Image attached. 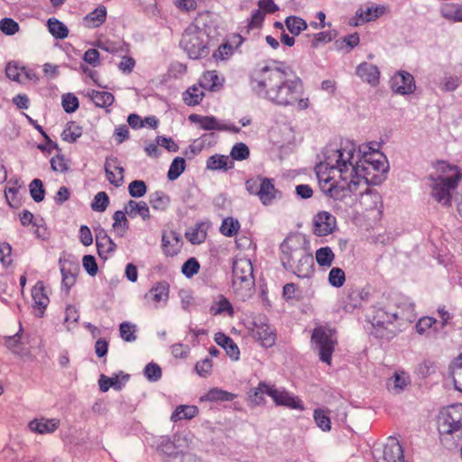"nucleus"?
<instances>
[{"label": "nucleus", "instance_id": "1", "mask_svg": "<svg viewBox=\"0 0 462 462\" xmlns=\"http://www.w3.org/2000/svg\"><path fill=\"white\" fill-rule=\"evenodd\" d=\"M375 156L382 158L379 153L360 158V151L350 142L340 148L326 147L323 161L315 167L322 192L336 200H344L357 190L362 179L366 183L380 182L389 166Z\"/></svg>", "mask_w": 462, "mask_h": 462}, {"label": "nucleus", "instance_id": "2", "mask_svg": "<svg viewBox=\"0 0 462 462\" xmlns=\"http://www.w3.org/2000/svg\"><path fill=\"white\" fill-rule=\"evenodd\" d=\"M250 87L258 97L275 106L299 110L309 106L301 79L289 68L266 65L256 69L250 76Z\"/></svg>", "mask_w": 462, "mask_h": 462}, {"label": "nucleus", "instance_id": "3", "mask_svg": "<svg viewBox=\"0 0 462 462\" xmlns=\"http://www.w3.org/2000/svg\"><path fill=\"white\" fill-rule=\"evenodd\" d=\"M282 266L300 278H309L314 272V259L302 246L300 238L287 237L281 245Z\"/></svg>", "mask_w": 462, "mask_h": 462}, {"label": "nucleus", "instance_id": "4", "mask_svg": "<svg viewBox=\"0 0 462 462\" xmlns=\"http://www.w3.org/2000/svg\"><path fill=\"white\" fill-rule=\"evenodd\" d=\"M462 173L457 166L440 162L436 174L428 177L430 195L439 203L448 206L450 203L451 192L456 189L461 180Z\"/></svg>", "mask_w": 462, "mask_h": 462}, {"label": "nucleus", "instance_id": "5", "mask_svg": "<svg viewBox=\"0 0 462 462\" xmlns=\"http://www.w3.org/2000/svg\"><path fill=\"white\" fill-rule=\"evenodd\" d=\"M232 288L242 300L249 298L254 291L253 264L247 258L236 259L232 268Z\"/></svg>", "mask_w": 462, "mask_h": 462}, {"label": "nucleus", "instance_id": "6", "mask_svg": "<svg viewBox=\"0 0 462 462\" xmlns=\"http://www.w3.org/2000/svg\"><path fill=\"white\" fill-rule=\"evenodd\" d=\"M181 48L190 59H203L210 52L208 32L196 24L189 25L180 42Z\"/></svg>", "mask_w": 462, "mask_h": 462}, {"label": "nucleus", "instance_id": "7", "mask_svg": "<svg viewBox=\"0 0 462 462\" xmlns=\"http://www.w3.org/2000/svg\"><path fill=\"white\" fill-rule=\"evenodd\" d=\"M311 340L319 351L320 360L330 365L337 344L336 330L328 327H318L312 332Z\"/></svg>", "mask_w": 462, "mask_h": 462}, {"label": "nucleus", "instance_id": "8", "mask_svg": "<svg viewBox=\"0 0 462 462\" xmlns=\"http://www.w3.org/2000/svg\"><path fill=\"white\" fill-rule=\"evenodd\" d=\"M367 319L374 327L372 334L377 337H383L388 326L398 320V315L394 312V305L388 304L374 307Z\"/></svg>", "mask_w": 462, "mask_h": 462}, {"label": "nucleus", "instance_id": "9", "mask_svg": "<svg viewBox=\"0 0 462 462\" xmlns=\"http://www.w3.org/2000/svg\"><path fill=\"white\" fill-rule=\"evenodd\" d=\"M258 390L266 392V394L273 400L276 405L285 406L290 409L300 411L304 410L302 402L285 389H278L273 385L260 383V388Z\"/></svg>", "mask_w": 462, "mask_h": 462}, {"label": "nucleus", "instance_id": "10", "mask_svg": "<svg viewBox=\"0 0 462 462\" xmlns=\"http://www.w3.org/2000/svg\"><path fill=\"white\" fill-rule=\"evenodd\" d=\"M250 329L253 337L263 347H271L275 344V331L270 327L265 316L254 318Z\"/></svg>", "mask_w": 462, "mask_h": 462}, {"label": "nucleus", "instance_id": "11", "mask_svg": "<svg viewBox=\"0 0 462 462\" xmlns=\"http://www.w3.org/2000/svg\"><path fill=\"white\" fill-rule=\"evenodd\" d=\"M385 6L368 4L361 5L356 12V14L349 19L350 26H359L365 23L374 21L384 14Z\"/></svg>", "mask_w": 462, "mask_h": 462}, {"label": "nucleus", "instance_id": "12", "mask_svg": "<svg viewBox=\"0 0 462 462\" xmlns=\"http://www.w3.org/2000/svg\"><path fill=\"white\" fill-rule=\"evenodd\" d=\"M337 227L336 217L328 211L319 212L313 219V233L318 236L332 234Z\"/></svg>", "mask_w": 462, "mask_h": 462}, {"label": "nucleus", "instance_id": "13", "mask_svg": "<svg viewBox=\"0 0 462 462\" xmlns=\"http://www.w3.org/2000/svg\"><path fill=\"white\" fill-rule=\"evenodd\" d=\"M391 88L393 92L407 95L415 90L413 76L409 72H398L391 79Z\"/></svg>", "mask_w": 462, "mask_h": 462}, {"label": "nucleus", "instance_id": "14", "mask_svg": "<svg viewBox=\"0 0 462 462\" xmlns=\"http://www.w3.org/2000/svg\"><path fill=\"white\" fill-rule=\"evenodd\" d=\"M377 462H404L403 450L397 439L391 437L383 447V455Z\"/></svg>", "mask_w": 462, "mask_h": 462}, {"label": "nucleus", "instance_id": "15", "mask_svg": "<svg viewBox=\"0 0 462 462\" xmlns=\"http://www.w3.org/2000/svg\"><path fill=\"white\" fill-rule=\"evenodd\" d=\"M258 198L264 206H268L273 201L280 199L282 198V192L275 189L273 180L263 177Z\"/></svg>", "mask_w": 462, "mask_h": 462}, {"label": "nucleus", "instance_id": "16", "mask_svg": "<svg viewBox=\"0 0 462 462\" xmlns=\"http://www.w3.org/2000/svg\"><path fill=\"white\" fill-rule=\"evenodd\" d=\"M60 426L58 419H34L28 424L31 431L38 434L53 433Z\"/></svg>", "mask_w": 462, "mask_h": 462}, {"label": "nucleus", "instance_id": "17", "mask_svg": "<svg viewBox=\"0 0 462 462\" xmlns=\"http://www.w3.org/2000/svg\"><path fill=\"white\" fill-rule=\"evenodd\" d=\"M162 246L163 253L167 256H174L178 254L181 247V241L179 235L171 231L168 234H163L162 238Z\"/></svg>", "mask_w": 462, "mask_h": 462}, {"label": "nucleus", "instance_id": "18", "mask_svg": "<svg viewBox=\"0 0 462 462\" xmlns=\"http://www.w3.org/2000/svg\"><path fill=\"white\" fill-rule=\"evenodd\" d=\"M356 75L370 85L375 86L379 82L380 72L378 68L371 63L363 62L356 68Z\"/></svg>", "mask_w": 462, "mask_h": 462}, {"label": "nucleus", "instance_id": "19", "mask_svg": "<svg viewBox=\"0 0 462 462\" xmlns=\"http://www.w3.org/2000/svg\"><path fill=\"white\" fill-rule=\"evenodd\" d=\"M410 383V376L403 371H399L395 372L394 374L387 380L386 386L388 391L392 393L399 394Z\"/></svg>", "mask_w": 462, "mask_h": 462}, {"label": "nucleus", "instance_id": "20", "mask_svg": "<svg viewBox=\"0 0 462 462\" xmlns=\"http://www.w3.org/2000/svg\"><path fill=\"white\" fill-rule=\"evenodd\" d=\"M32 297L34 308L40 310L41 315L49 305L50 300L46 294L42 282H38L32 289Z\"/></svg>", "mask_w": 462, "mask_h": 462}, {"label": "nucleus", "instance_id": "21", "mask_svg": "<svg viewBox=\"0 0 462 462\" xmlns=\"http://www.w3.org/2000/svg\"><path fill=\"white\" fill-rule=\"evenodd\" d=\"M215 341L216 343L223 347L226 355L233 360H238L240 351L237 345L226 335L221 332H217L215 334Z\"/></svg>", "mask_w": 462, "mask_h": 462}, {"label": "nucleus", "instance_id": "22", "mask_svg": "<svg viewBox=\"0 0 462 462\" xmlns=\"http://www.w3.org/2000/svg\"><path fill=\"white\" fill-rule=\"evenodd\" d=\"M125 212L130 217L140 216L144 221L150 219L151 217L149 207L144 201L129 200L125 207Z\"/></svg>", "mask_w": 462, "mask_h": 462}, {"label": "nucleus", "instance_id": "23", "mask_svg": "<svg viewBox=\"0 0 462 462\" xmlns=\"http://www.w3.org/2000/svg\"><path fill=\"white\" fill-rule=\"evenodd\" d=\"M60 272L62 275V286L66 289V292L69 293L70 288L76 282L78 266L70 263H63L60 266Z\"/></svg>", "mask_w": 462, "mask_h": 462}, {"label": "nucleus", "instance_id": "24", "mask_svg": "<svg viewBox=\"0 0 462 462\" xmlns=\"http://www.w3.org/2000/svg\"><path fill=\"white\" fill-rule=\"evenodd\" d=\"M106 17V8L97 7L83 18V25L87 28H97L105 22Z\"/></svg>", "mask_w": 462, "mask_h": 462}, {"label": "nucleus", "instance_id": "25", "mask_svg": "<svg viewBox=\"0 0 462 462\" xmlns=\"http://www.w3.org/2000/svg\"><path fill=\"white\" fill-rule=\"evenodd\" d=\"M199 412L197 406L194 405H180L178 406L171 416L173 422L181 420H190L194 418Z\"/></svg>", "mask_w": 462, "mask_h": 462}, {"label": "nucleus", "instance_id": "26", "mask_svg": "<svg viewBox=\"0 0 462 462\" xmlns=\"http://www.w3.org/2000/svg\"><path fill=\"white\" fill-rule=\"evenodd\" d=\"M394 312L398 315V320L412 322L416 317L414 304L402 302L394 305Z\"/></svg>", "mask_w": 462, "mask_h": 462}, {"label": "nucleus", "instance_id": "27", "mask_svg": "<svg viewBox=\"0 0 462 462\" xmlns=\"http://www.w3.org/2000/svg\"><path fill=\"white\" fill-rule=\"evenodd\" d=\"M96 245L98 254L102 257H106V254L114 251L115 244L106 234H97L96 237Z\"/></svg>", "mask_w": 462, "mask_h": 462}, {"label": "nucleus", "instance_id": "28", "mask_svg": "<svg viewBox=\"0 0 462 462\" xmlns=\"http://www.w3.org/2000/svg\"><path fill=\"white\" fill-rule=\"evenodd\" d=\"M203 86H193L183 93V100L188 106H196L200 103L204 97Z\"/></svg>", "mask_w": 462, "mask_h": 462}, {"label": "nucleus", "instance_id": "29", "mask_svg": "<svg viewBox=\"0 0 462 462\" xmlns=\"http://www.w3.org/2000/svg\"><path fill=\"white\" fill-rule=\"evenodd\" d=\"M82 135V127L76 122H69L61 133V138L68 143H74Z\"/></svg>", "mask_w": 462, "mask_h": 462}, {"label": "nucleus", "instance_id": "30", "mask_svg": "<svg viewBox=\"0 0 462 462\" xmlns=\"http://www.w3.org/2000/svg\"><path fill=\"white\" fill-rule=\"evenodd\" d=\"M235 398V394L232 393L224 391L219 388H212L205 395H203L201 401L218 402V401H232Z\"/></svg>", "mask_w": 462, "mask_h": 462}, {"label": "nucleus", "instance_id": "31", "mask_svg": "<svg viewBox=\"0 0 462 462\" xmlns=\"http://www.w3.org/2000/svg\"><path fill=\"white\" fill-rule=\"evenodd\" d=\"M441 15L451 22H462V5H447L441 9Z\"/></svg>", "mask_w": 462, "mask_h": 462}, {"label": "nucleus", "instance_id": "32", "mask_svg": "<svg viewBox=\"0 0 462 462\" xmlns=\"http://www.w3.org/2000/svg\"><path fill=\"white\" fill-rule=\"evenodd\" d=\"M284 23L288 31L293 35H299L308 28L307 23L299 16H288Z\"/></svg>", "mask_w": 462, "mask_h": 462}, {"label": "nucleus", "instance_id": "33", "mask_svg": "<svg viewBox=\"0 0 462 462\" xmlns=\"http://www.w3.org/2000/svg\"><path fill=\"white\" fill-rule=\"evenodd\" d=\"M89 97L94 104L100 107H106L112 105L115 99L111 93L98 90H92Z\"/></svg>", "mask_w": 462, "mask_h": 462}, {"label": "nucleus", "instance_id": "34", "mask_svg": "<svg viewBox=\"0 0 462 462\" xmlns=\"http://www.w3.org/2000/svg\"><path fill=\"white\" fill-rule=\"evenodd\" d=\"M48 28L50 32L57 39L68 37L69 30L67 26L56 18H50L48 20Z\"/></svg>", "mask_w": 462, "mask_h": 462}, {"label": "nucleus", "instance_id": "35", "mask_svg": "<svg viewBox=\"0 0 462 462\" xmlns=\"http://www.w3.org/2000/svg\"><path fill=\"white\" fill-rule=\"evenodd\" d=\"M335 254L330 247L325 246L316 251V261L319 266H331Z\"/></svg>", "mask_w": 462, "mask_h": 462}, {"label": "nucleus", "instance_id": "36", "mask_svg": "<svg viewBox=\"0 0 462 462\" xmlns=\"http://www.w3.org/2000/svg\"><path fill=\"white\" fill-rule=\"evenodd\" d=\"M149 202L152 208L165 210L170 203V198L162 191H155L150 195Z\"/></svg>", "mask_w": 462, "mask_h": 462}, {"label": "nucleus", "instance_id": "37", "mask_svg": "<svg viewBox=\"0 0 462 462\" xmlns=\"http://www.w3.org/2000/svg\"><path fill=\"white\" fill-rule=\"evenodd\" d=\"M152 300L166 302L169 298V284L165 282L158 283L150 290Z\"/></svg>", "mask_w": 462, "mask_h": 462}, {"label": "nucleus", "instance_id": "38", "mask_svg": "<svg viewBox=\"0 0 462 462\" xmlns=\"http://www.w3.org/2000/svg\"><path fill=\"white\" fill-rule=\"evenodd\" d=\"M186 166L185 159L182 157H176L171 163L170 169L167 173V178L170 180H177L184 171Z\"/></svg>", "mask_w": 462, "mask_h": 462}, {"label": "nucleus", "instance_id": "39", "mask_svg": "<svg viewBox=\"0 0 462 462\" xmlns=\"http://www.w3.org/2000/svg\"><path fill=\"white\" fill-rule=\"evenodd\" d=\"M137 326L131 322H123L119 326L120 337L126 342H134L136 339Z\"/></svg>", "mask_w": 462, "mask_h": 462}, {"label": "nucleus", "instance_id": "40", "mask_svg": "<svg viewBox=\"0 0 462 462\" xmlns=\"http://www.w3.org/2000/svg\"><path fill=\"white\" fill-rule=\"evenodd\" d=\"M240 228V224L237 219L233 217H226L223 220L222 225L220 226V232L228 237H232L238 232Z\"/></svg>", "mask_w": 462, "mask_h": 462}, {"label": "nucleus", "instance_id": "41", "mask_svg": "<svg viewBox=\"0 0 462 462\" xmlns=\"http://www.w3.org/2000/svg\"><path fill=\"white\" fill-rule=\"evenodd\" d=\"M20 187L19 180H16L12 186L9 185L5 188V196L11 208L20 207V199L17 198L18 188Z\"/></svg>", "mask_w": 462, "mask_h": 462}, {"label": "nucleus", "instance_id": "42", "mask_svg": "<svg viewBox=\"0 0 462 462\" xmlns=\"http://www.w3.org/2000/svg\"><path fill=\"white\" fill-rule=\"evenodd\" d=\"M30 194L35 202H41L44 199L45 189L43 183L40 179H34L29 185Z\"/></svg>", "mask_w": 462, "mask_h": 462}, {"label": "nucleus", "instance_id": "43", "mask_svg": "<svg viewBox=\"0 0 462 462\" xmlns=\"http://www.w3.org/2000/svg\"><path fill=\"white\" fill-rule=\"evenodd\" d=\"M227 156L216 154L208 158L207 167L210 170H227Z\"/></svg>", "mask_w": 462, "mask_h": 462}, {"label": "nucleus", "instance_id": "44", "mask_svg": "<svg viewBox=\"0 0 462 462\" xmlns=\"http://www.w3.org/2000/svg\"><path fill=\"white\" fill-rule=\"evenodd\" d=\"M346 281L345 272L338 267H333L328 273V282L334 287H341Z\"/></svg>", "mask_w": 462, "mask_h": 462}, {"label": "nucleus", "instance_id": "45", "mask_svg": "<svg viewBox=\"0 0 462 462\" xmlns=\"http://www.w3.org/2000/svg\"><path fill=\"white\" fill-rule=\"evenodd\" d=\"M250 151L248 146L244 143H236L230 152L231 157L236 161H243L249 157Z\"/></svg>", "mask_w": 462, "mask_h": 462}, {"label": "nucleus", "instance_id": "46", "mask_svg": "<svg viewBox=\"0 0 462 462\" xmlns=\"http://www.w3.org/2000/svg\"><path fill=\"white\" fill-rule=\"evenodd\" d=\"M108 203L109 199L106 193L104 191H100L95 196L94 200L91 203V208L94 211L103 212L106 209Z\"/></svg>", "mask_w": 462, "mask_h": 462}, {"label": "nucleus", "instance_id": "47", "mask_svg": "<svg viewBox=\"0 0 462 462\" xmlns=\"http://www.w3.org/2000/svg\"><path fill=\"white\" fill-rule=\"evenodd\" d=\"M199 263L194 257L189 258L182 265L181 272L187 278H191L199 271Z\"/></svg>", "mask_w": 462, "mask_h": 462}, {"label": "nucleus", "instance_id": "48", "mask_svg": "<svg viewBox=\"0 0 462 462\" xmlns=\"http://www.w3.org/2000/svg\"><path fill=\"white\" fill-rule=\"evenodd\" d=\"M143 374L150 382H157L162 378V369L155 363H149L144 367Z\"/></svg>", "mask_w": 462, "mask_h": 462}, {"label": "nucleus", "instance_id": "49", "mask_svg": "<svg viewBox=\"0 0 462 462\" xmlns=\"http://www.w3.org/2000/svg\"><path fill=\"white\" fill-rule=\"evenodd\" d=\"M23 67H18L16 64L8 63L5 68L6 77L14 81L19 83H24V79L23 78Z\"/></svg>", "mask_w": 462, "mask_h": 462}, {"label": "nucleus", "instance_id": "50", "mask_svg": "<svg viewBox=\"0 0 462 462\" xmlns=\"http://www.w3.org/2000/svg\"><path fill=\"white\" fill-rule=\"evenodd\" d=\"M62 107L67 113H73L79 107L78 97L70 93L64 94L61 100Z\"/></svg>", "mask_w": 462, "mask_h": 462}, {"label": "nucleus", "instance_id": "51", "mask_svg": "<svg viewBox=\"0 0 462 462\" xmlns=\"http://www.w3.org/2000/svg\"><path fill=\"white\" fill-rule=\"evenodd\" d=\"M129 194L133 198L143 197L147 190L146 184L143 180H133L128 186Z\"/></svg>", "mask_w": 462, "mask_h": 462}, {"label": "nucleus", "instance_id": "52", "mask_svg": "<svg viewBox=\"0 0 462 462\" xmlns=\"http://www.w3.org/2000/svg\"><path fill=\"white\" fill-rule=\"evenodd\" d=\"M0 30L6 35H14L19 31V24L12 18H3L0 21Z\"/></svg>", "mask_w": 462, "mask_h": 462}, {"label": "nucleus", "instance_id": "53", "mask_svg": "<svg viewBox=\"0 0 462 462\" xmlns=\"http://www.w3.org/2000/svg\"><path fill=\"white\" fill-rule=\"evenodd\" d=\"M51 167L54 171L65 172L69 169V162L63 155L57 154L51 158Z\"/></svg>", "mask_w": 462, "mask_h": 462}, {"label": "nucleus", "instance_id": "54", "mask_svg": "<svg viewBox=\"0 0 462 462\" xmlns=\"http://www.w3.org/2000/svg\"><path fill=\"white\" fill-rule=\"evenodd\" d=\"M314 420L318 427H319L322 430H330V419L323 410H316L314 411Z\"/></svg>", "mask_w": 462, "mask_h": 462}, {"label": "nucleus", "instance_id": "55", "mask_svg": "<svg viewBox=\"0 0 462 462\" xmlns=\"http://www.w3.org/2000/svg\"><path fill=\"white\" fill-rule=\"evenodd\" d=\"M200 126L202 129L208 131H223L226 128L224 124L219 122L215 116H204Z\"/></svg>", "mask_w": 462, "mask_h": 462}, {"label": "nucleus", "instance_id": "56", "mask_svg": "<svg viewBox=\"0 0 462 462\" xmlns=\"http://www.w3.org/2000/svg\"><path fill=\"white\" fill-rule=\"evenodd\" d=\"M206 232L200 228H192L186 232L187 239L193 245H199L205 241Z\"/></svg>", "mask_w": 462, "mask_h": 462}, {"label": "nucleus", "instance_id": "57", "mask_svg": "<svg viewBox=\"0 0 462 462\" xmlns=\"http://www.w3.org/2000/svg\"><path fill=\"white\" fill-rule=\"evenodd\" d=\"M434 324H437V320L431 317H422L417 322L415 328L420 335L425 334Z\"/></svg>", "mask_w": 462, "mask_h": 462}, {"label": "nucleus", "instance_id": "58", "mask_svg": "<svg viewBox=\"0 0 462 462\" xmlns=\"http://www.w3.org/2000/svg\"><path fill=\"white\" fill-rule=\"evenodd\" d=\"M452 378L454 381L455 388L462 392V364H457L456 359L452 365Z\"/></svg>", "mask_w": 462, "mask_h": 462}, {"label": "nucleus", "instance_id": "59", "mask_svg": "<svg viewBox=\"0 0 462 462\" xmlns=\"http://www.w3.org/2000/svg\"><path fill=\"white\" fill-rule=\"evenodd\" d=\"M134 66H135L134 59L130 56H127V55L121 56V60L117 64V68L124 74H126V75L130 74L133 71Z\"/></svg>", "mask_w": 462, "mask_h": 462}, {"label": "nucleus", "instance_id": "60", "mask_svg": "<svg viewBox=\"0 0 462 462\" xmlns=\"http://www.w3.org/2000/svg\"><path fill=\"white\" fill-rule=\"evenodd\" d=\"M12 247L8 243L0 245V262L4 266H8L12 263Z\"/></svg>", "mask_w": 462, "mask_h": 462}, {"label": "nucleus", "instance_id": "61", "mask_svg": "<svg viewBox=\"0 0 462 462\" xmlns=\"http://www.w3.org/2000/svg\"><path fill=\"white\" fill-rule=\"evenodd\" d=\"M217 304V308L212 306L210 309L213 315H218L223 312H229L230 314L233 313L232 305L226 298H222Z\"/></svg>", "mask_w": 462, "mask_h": 462}, {"label": "nucleus", "instance_id": "62", "mask_svg": "<svg viewBox=\"0 0 462 462\" xmlns=\"http://www.w3.org/2000/svg\"><path fill=\"white\" fill-rule=\"evenodd\" d=\"M82 263L84 269L89 275L94 276L97 274L98 268L94 256L89 254L85 255L83 257Z\"/></svg>", "mask_w": 462, "mask_h": 462}, {"label": "nucleus", "instance_id": "63", "mask_svg": "<svg viewBox=\"0 0 462 462\" xmlns=\"http://www.w3.org/2000/svg\"><path fill=\"white\" fill-rule=\"evenodd\" d=\"M212 368V362L209 358H205L199 362H198L195 365L196 372L203 377H206L209 374Z\"/></svg>", "mask_w": 462, "mask_h": 462}, {"label": "nucleus", "instance_id": "64", "mask_svg": "<svg viewBox=\"0 0 462 462\" xmlns=\"http://www.w3.org/2000/svg\"><path fill=\"white\" fill-rule=\"evenodd\" d=\"M265 16V13L260 8L254 10L251 15V19L247 24L248 29L258 28L261 26Z\"/></svg>", "mask_w": 462, "mask_h": 462}]
</instances>
